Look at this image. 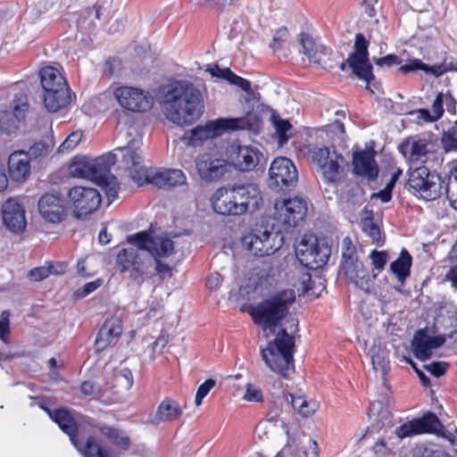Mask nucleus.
Wrapping results in <instances>:
<instances>
[{"instance_id": "338daca9", "label": "nucleus", "mask_w": 457, "mask_h": 457, "mask_svg": "<svg viewBox=\"0 0 457 457\" xmlns=\"http://www.w3.org/2000/svg\"><path fill=\"white\" fill-rule=\"evenodd\" d=\"M304 457H320L318 444L313 439H309L303 445Z\"/></svg>"}, {"instance_id": "cd10ccee", "label": "nucleus", "mask_w": 457, "mask_h": 457, "mask_svg": "<svg viewBox=\"0 0 457 457\" xmlns=\"http://www.w3.org/2000/svg\"><path fill=\"white\" fill-rule=\"evenodd\" d=\"M122 322L118 317L106 319L96 336V350L103 352L108 346L115 344L122 334Z\"/></svg>"}, {"instance_id": "72a5a7b5", "label": "nucleus", "mask_w": 457, "mask_h": 457, "mask_svg": "<svg viewBox=\"0 0 457 457\" xmlns=\"http://www.w3.org/2000/svg\"><path fill=\"white\" fill-rule=\"evenodd\" d=\"M299 42L302 46L301 52L315 63H319L322 56L328 54L329 49L316 42L308 33H300Z\"/></svg>"}, {"instance_id": "0eeeda50", "label": "nucleus", "mask_w": 457, "mask_h": 457, "mask_svg": "<svg viewBox=\"0 0 457 457\" xmlns=\"http://www.w3.org/2000/svg\"><path fill=\"white\" fill-rule=\"evenodd\" d=\"M45 91L44 104L51 112H56L71 102L70 88L60 71L54 67L42 68L39 72Z\"/></svg>"}, {"instance_id": "7c9ffc66", "label": "nucleus", "mask_w": 457, "mask_h": 457, "mask_svg": "<svg viewBox=\"0 0 457 457\" xmlns=\"http://www.w3.org/2000/svg\"><path fill=\"white\" fill-rule=\"evenodd\" d=\"M8 171L11 179L24 182L30 174L29 157L24 151H16L9 156Z\"/></svg>"}, {"instance_id": "423d86ee", "label": "nucleus", "mask_w": 457, "mask_h": 457, "mask_svg": "<svg viewBox=\"0 0 457 457\" xmlns=\"http://www.w3.org/2000/svg\"><path fill=\"white\" fill-rule=\"evenodd\" d=\"M287 328H283L276 335L273 341L270 342L267 348L262 350V356L265 364L273 372L279 373L282 377L287 378L294 370L293 348L295 337L287 332L297 331L298 320L295 318L287 320Z\"/></svg>"}, {"instance_id": "c9c22d12", "label": "nucleus", "mask_w": 457, "mask_h": 457, "mask_svg": "<svg viewBox=\"0 0 457 457\" xmlns=\"http://www.w3.org/2000/svg\"><path fill=\"white\" fill-rule=\"evenodd\" d=\"M411 264V255L405 248H403L398 258L391 262L390 270L395 275L399 282L403 283L410 276Z\"/></svg>"}, {"instance_id": "473e14b6", "label": "nucleus", "mask_w": 457, "mask_h": 457, "mask_svg": "<svg viewBox=\"0 0 457 457\" xmlns=\"http://www.w3.org/2000/svg\"><path fill=\"white\" fill-rule=\"evenodd\" d=\"M53 421L69 436L71 444L76 448H79V441L77 439L78 419L73 417L70 411L62 408L54 411Z\"/></svg>"}, {"instance_id": "39448f33", "label": "nucleus", "mask_w": 457, "mask_h": 457, "mask_svg": "<svg viewBox=\"0 0 457 457\" xmlns=\"http://www.w3.org/2000/svg\"><path fill=\"white\" fill-rule=\"evenodd\" d=\"M295 301V293L292 289L281 290L268 298L251 305L249 314L255 325L259 326L267 336L275 333L282 326Z\"/></svg>"}, {"instance_id": "a878e982", "label": "nucleus", "mask_w": 457, "mask_h": 457, "mask_svg": "<svg viewBox=\"0 0 457 457\" xmlns=\"http://www.w3.org/2000/svg\"><path fill=\"white\" fill-rule=\"evenodd\" d=\"M446 341L444 335L429 336L423 329L418 330L411 341V350L420 361H427L432 355V351L442 346Z\"/></svg>"}, {"instance_id": "ddd939ff", "label": "nucleus", "mask_w": 457, "mask_h": 457, "mask_svg": "<svg viewBox=\"0 0 457 457\" xmlns=\"http://www.w3.org/2000/svg\"><path fill=\"white\" fill-rule=\"evenodd\" d=\"M330 248L324 240L313 236H304L296 248L300 262L310 270L323 267L330 256Z\"/></svg>"}, {"instance_id": "2eb2a0df", "label": "nucleus", "mask_w": 457, "mask_h": 457, "mask_svg": "<svg viewBox=\"0 0 457 457\" xmlns=\"http://www.w3.org/2000/svg\"><path fill=\"white\" fill-rule=\"evenodd\" d=\"M225 156L228 167L240 172H248L257 167L262 154L253 145L232 142L226 147Z\"/></svg>"}, {"instance_id": "6e6d98bb", "label": "nucleus", "mask_w": 457, "mask_h": 457, "mask_svg": "<svg viewBox=\"0 0 457 457\" xmlns=\"http://www.w3.org/2000/svg\"><path fill=\"white\" fill-rule=\"evenodd\" d=\"M10 312L3 311L0 315V339L7 343L6 337L10 334Z\"/></svg>"}, {"instance_id": "c85d7f7f", "label": "nucleus", "mask_w": 457, "mask_h": 457, "mask_svg": "<svg viewBox=\"0 0 457 457\" xmlns=\"http://www.w3.org/2000/svg\"><path fill=\"white\" fill-rule=\"evenodd\" d=\"M37 207L42 217L52 223L62 221L65 216L64 200L58 195H44Z\"/></svg>"}, {"instance_id": "13d9d810", "label": "nucleus", "mask_w": 457, "mask_h": 457, "mask_svg": "<svg viewBox=\"0 0 457 457\" xmlns=\"http://www.w3.org/2000/svg\"><path fill=\"white\" fill-rule=\"evenodd\" d=\"M288 37V30L286 27L279 28L274 34L272 37V42L270 43V46L274 50L277 51L279 47L282 42L286 41Z\"/></svg>"}, {"instance_id": "3c124183", "label": "nucleus", "mask_w": 457, "mask_h": 457, "mask_svg": "<svg viewBox=\"0 0 457 457\" xmlns=\"http://www.w3.org/2000/svg\"><path fill=\"white\" fill-rule=\"evenodd\" d=\"M275 127L278 135V144L282 145L289 139L287 132L291 129V124L288 120H279L275 121Z\"/></svg>"}, {"instance_id": "b1692460", "label": "nucleus", "mask_w": 457, "mask_h": 457, "mask_svg": "<svg viewBox=\"0 0 457 457\" xmlns=\"http://www.w3.org/2000/svg\"><path fill=\"white\" fill-rule=\"evenodd\" d=\"M29 110L27 96L20 94L12 101V110L0 111V131L12 134L18 129Z\"/></svg>"}, {"instance_id": "58836bf2", "label": "nucleus", "mask_w": 457, "mask_h": 457, "mask_svg": "<svg viewBox=\"0 0 457 457\" xmlns=\"http://www.w3.org/2000/svg\"><path fill=\"white\" fill-rule=\"evenodd\" d=\"M444 193L453 208L457 210V161L453 163L447 181L445 184Z\"/></svg>"}, {"instance_id": "ea45409f", "label": "nucleus", "mask_w": 457, "mask_h": 457, "mask_svg": "<svg viewBox=\"0 0 457 457\" xmlns=\"http://www.w3.org/2000/svg\"><path fill=\"white\" fill-rule=\"evenodd\" d=\"M77 449L86 457H106L108 454V453L104 450L99 444L96 443V440L94 436L87 437L83 448L79 444V448Z\"/></svg>"}, {"instance_id": "f704fd0d", "label": "nucleus", "mask_w": 457, "mask_h": 457, "mask_svg": "<svg viewBox=\"0 0 457 457\" xmlns=\"http://www.w3.org/2000/svg\"><path fill=\"white\" fill-rule=\"evenodd\" d=\"M287 401L290 402L292 407L302 417H310L313 415L319 408V403L315 400L308 399L303 394H288Z\"/></svg>"}, {"instance_id": "8fccbe9b", "label": "nucleus", "mask_w": 457, "mask_h": 457, "mask_svg": "<svg viewBox=\"0 0 457 457\" xmlns=\"http://www.w3.org/2000/svg\"><path fill=\"white\" fill-rule=\"evenodd\" d=\"M370 258L371 259L373 270H378V272L382 270L387 262V254L384 251L373 250L370 253Z\"/></svg>"}, {"instance_id": "1a4fd4ad", "label": "nucleus", "mask_w": 457, "mask_h": 457, "mask_svg": "<svg viewBox=\"0 0 457 457\" xmlns=\"http://www.w3.org/2000/svg\"><path fill=\"white\" fill-rule=\"evenodd\" d=\"M369 417L372 422V428L367 429V433L363 436L362 440L366 443L371 439L374 441L370 450L375 457H384L392 453L395 442H393L391 436H372L374 429H382L392 425V415L387 408L383 407L381 402H373L369 407Z\"/></svg>"}, {"instance_id": "680f3d73", "label": "nucleus", "mask_w": 457, "mask_h": 457, "mask_svg": "<svg viewBox=\"0 0 457 457\" xmlns=\"http://www.w3.org/2000/svg\"><path fill=\"white\" fill-rule=\"evenodd\" d=\"M444 93H438L432 104V112L435 118L438 120L444 114Z\"/></svg>"}, {"instance_id": "6e6552de", "label": "nucleus", "mask_w": 457, "mask_h": 457, "mask_svg": "<svg viewBox=\"0 0 457 457\" xmlns=\"http://www.w3.org/2000/svg\"><path fill=\"white\" fill-rule=\"evenodd\" d=\"M284 245V235L274 225H261L242 237L243 247L254 256H270Z\"/></svg>"}, {"instance_id": "f03ea898", "label": "nucleus", "mask_w": 457, "mask_h": 457, "mask_svg": "<svg viewBox=\"0 0 457 457\" xmlns=\"http://www.w3.org/2000/svg\"><path fill=\"white\" fill-rule=\"evenodd\" d=\"M142 142L132 139L126 146L119 148L121 163L129 170L131 179L138 186L152 184L159 188H170L186 183V175L181 170H152L143 165Z\"/></svg>"}, {"instance_id": "2f4dec72", "label": "nucleus", "mask_w": 457, "mask_h": 457, "mask_svg": "<svg viewBox=\"0 0 457 457\" xmlns=\"http://www.w3.org/2000/svg\"><path fill=\"white\" fill-rule=\"evenodd\" d=\"M183 413V411L178 402L165 398L159 404L155 413L150 415V423L157 426L162 422L173 421L179 419Z\"/></svg>"}, {"instance_id": "f8f14e48", "label": "nucleus", "mask_w": 457, "mask_h": 457, "mask_svg": "<svg viewBox=\"0 0 457 457\" xmlns=\"http://www.w3.org/2000/svg\"><path fill=\"white\" fill-rule=\"evenodd\" d=\"M445 181L426 166H420L409 173L408 185L426 201H434L444 194Z\"/></svg>"}, {"instance_id": "5fc2aeb1", "label": "nucleus", "mask_w": 457, "mask_h": 457, "mask_svg": "<svg viewBox=\"0 0 457 457\" xmlns=\"http://www.w3.org/2000/svg\"><path fill=\"white\" fill-rule=\"evenodd\" d=\"M362 229L372 238L373 241L378 242L380 240V229L371 219H367L363 221Z\"/></svg>"}, {"instance_id": "5701e85b", "label": "nucleus", "mask_w": 457, "mask_h": 457, "mask_svg": "<svg viewBox=\"0 0 457 457\" xmlns=\"http://www.w3.org/2000/svg\"><path fill=\"white\" fill-rule=\"evenodd\" d=\"M373 148L358 150L353 153V173L369 181H375L379 173Z\"/></svg>"}, {"instance_id": "c756f323", "label": "nucleus", "mask_w": 457, "mask_h": 457, "mask_svg": "<svg viewBox=\"0 0 457 457\" xmlns=\"http://www.w3.org/2000/svg\"><path fill=\"white\" fill-rule=\"evenodd\" d=\"M341 271L345 278L353 283L360 289L368 292L370 290L371 278L368 269L359 260L341 262Z\"/></svg>"}, {"instance_id": "052dcab7", "label": "nucleus", "mask_w": 457, "mask_h": 457, "mask_svg": "<svg viewBox=\"0 0 457 457\" xmlns=\"http://www.w3.org/2000/svg\"><path fill=\"white\" fill-rule=\"evenodd\" d=\"M411 115H415L418 122H434L437 120L435 118L433 113L428 109H419L411 112Z\"/></svg>"}, {"instance_id": "aec40b11", "label": "nucleus", "mask_w": 457, "mask_h": 457, "mask_svg": "<svg viewBox=\"0 0 457 457\" xmlns=\"http://www.w3.org/2000/svg\"><path fill=\"white\" fill-rule=\"evenodd\" d=\"M119 104L134 112H146L154 105V97L148 92L134 87H120L114 91Z\"/></svg>"}, {"instance_id": "20e7f679", "label": "nucleus", "mask_w": 457, "mask_h": 457, "mask_svg": "<svg viewBox=\"0 0 457 457\" xmlns=\"http://www.w3.org/2000/svg\"><path fill=\"white\" fill-rule=\"evenodd\" d=\"M262 203L260 188L252 183L219 188L212 197L213 211L224 216H239L247 212H254Z\"/></svg>"}, {"instance_id": "bb28decb", "label": "nucleus", "mask_w": 457, "mask_h": 457, "mask_svg": "<svg viewBox=\"0 0 457 457\" xmlns=\"http://www.w3.org/2000/svg\"><path fill=\"white\" fill-rule=\"evenodd\" d=\"M2 218L5 227L19 233L26 228L25 211L16 198L7 199L2 205Z\"/></svg>"}, {"instance_id": "a19ab883", "label": "nucleus", "mask_w": 457, "mask_h": 457, "mask_svg": "<svg viewBox=\"0 0 457 457\" xmlns=\"http://www.w3.org/2000/svg\"><path fill=\"white\" fill-rule=\"evenodd\" d=\"M441 143L446 152L457 151V120L443 132Z\"/></svg>"}, {"instance_id": "4c0bfd02", "label": "nucleus", "mask_w": 457, "mask_h": 457, "mask_svg": "<svg viewBox=\"0 0 457 457\" xmlns=\"http://www.w3.org/2000/svg\"><path fill=\"white\" fill-rule=\"evenodd\" d=\"M414 420L420 434L436 433L442 428L439 419L432 412H428L423 417L414 419Z\"/></svg>"}, {"instance_id": "c03bdc74", "label": "nucleus", "mask_w": 457, "mask_h": 457, "mask_svg": "<svg viewBox=\"0 0 457 457\" xmlns=\"http://www.w3.org/2000/svg\"><path fill=\"white\" fill-rule=\"evenodd\" d=\"M53 145L51 143L39 141L34 143L29 149V152L26 153L28 156L37 158H41L46 156L52 150Z\"/></svg>"}, {"instance_id": "37998d69", "label": "nucleus", "mask_w": 457, "mask_h": 457, "mask_svg": "<svg viewBox=\"0 0 457 457\" xmlns=\"http://www.w3.org/2000/svg\"><path fill=\"white\" fill-rule=\"evenodd\" d=\"M114 379L117 386L126 390L130 389L134 382L133 374L128 368H123L117 371L114 375Z\"/></svg>"}, {"instance_id": "69168bd1", "label": "nucleus", "mask_w": 457, "mask_h": 457, "mask_svg": "<svg viewBox=\"0 0 457 457\" xmlns=\"http://www.w3.org/2000/svg\"><path fill=\"white\" fill-rule=\"evenodd\" d=\"M375 63L378 66H393L401 63L400 58L395 54H387L381 58H378L375 60Z\"/></svg>"}, {"instance_id": "774afa93", "label": "nucleus", "mask_w": 457, "mask_h": 457, "mask_svg": "<svg viewBox=\"0 0 457 457\" xmlns=\"http://www.w3.org/2000/svg\"><path fill=\"white\" fill-rule=\"evenodd\" d=\"M80 391L85 396H92L99 393L100 389L92 381L87 380L81 383Z\"/></svg>"}, {"instance_id": "f3484780", "label": "nucleus", "mask_w": 457, "mask_h": 457, "mask_svg": "<svg viewBox=\"0 0 457 457\" xmlns=\"http://www.w3.org/2000/svg\"><path fill=\"white\" fill-rule=\"evenodd\" d=\"M128 242L140 250L147 251L154 259L169 257L174 250L173 241L164 236H152L142 231L128 237Z\"/></svg>"}, {"instance_id": "4be33fe9", "label": "nucleus", "mask_w": 457, "mask_h": 457, "mask_svg": "<svg viewBox=\"0 0 457 457\" xmlns=\"http://www.w3.org/2000/svg\"><path fill=\"white\" fill-rule=\"evenodd\" d=\"M200 178L206 181H215L228 171L227 158L218 152L204 153L195 161Z\"/></svg>"}, {"instance_id": "864d4df0", "label": "nucleus", "mask_w": 457, "mask_h": 457, "mask_svg": "<svg viewBox=\"0 0 457 457\" xmlns=\"http://www.w3.org/2000/svg\"><path fill=\"white\" fill-rule=\"evenodd\" d=\"M357 261V254L354 245H353L349 237H345L343 240V252H342V262L345 261Z\"/></svg>"}, {"instance_id": "0e129e2a", "label": "nucleus", "mask_w": 457, "mask_h": 457, "mask_svg": "<svg viewBox=\"0 0 457 457\" xmlns=\"http://www.w3.org/2000/svg\"><path fill=\"white\" fill-rule=\"evenodd\" d=\"M424 68H425L424 62H422L420 59H413V60H410L407 63L401 66L400 70L404 73H408V72L415 71H419V70H421L424 71Z\"/></svg>"}, {"instance_id": "4d7b16f0", "label": "nucleus", "mask_w": 457, "mask_h": 457, "mask_svg": "<svg viewBox=\"0 0 457 457\" xmlns=\"http://www.w3.org/2000/svg\"><path fill=\"white\" fill-rule=\"evenodd\" d=\"M448 366L449 365L444 361H434L425 365V369L433 376L439 378L445 373Z\"/></svg>"}, {"instance_id": "7ed1b4c3", "label": "nucleus", "mask_w": 457, "mask_h": 457, "mask_svg": "<svg viewBox=\"0 0 457 457\" xmlns=\"http://www.w3.org/2000/svg\"><path fill=\"white\" fill-rule=\"evenodd\" d=\"M118 156L121 158L120 152L118 154L108 153L96 158L77 157L71 164V173L73 177L91 180L99 186L104 192L109 205L118 197L120 189L117 178L111 173V168L115 164Z\"/></svg>"}, {"instance_id": "de8ad7c7", "label": "nucleus", "mask_w": 457, "mask_h": 457, "mask_svg": "<svg viewBox=\"0 0 457 457\" xmlns=\"http://www.w3.org/2000/svg\"><path fill=\"white\" fill-rule=\"evenodd\" d=\"M216 382L212 378L206 379L201 384L196 391L195 403L196 406L202 404L203 399L210 393V391L215 386Z\"/></svg>"}, {"instance_id": "49530a36", "label": "nucleus", "mask_w": 457, "mask_h": 457, "mask_svg": "<svg viewBox=\"0 0 457 457\" xmlns=\"http://www.w3.org/2000/svg\"><path fill=\"white\" fill-rule=\"evenodd\" d=\"M243 399L246 402L261 403L263 400V395L260 387L248 383L245 386V393Z\"/></svg>"}, {"instance_id": "f257e3e1", "label": "nucleus", "mask_w": 457, "mask_h": 457, "mask_svg": "<svg viewBox=\"0 0 457 457\" xmlns=\"http://www.w3.org/2000/svg\"><path fill=\"white\" fill-rule=\"evenodd\" d=\"M162 103L167 120L179 126L195 122L204 108L201 91L187 79H175L166 85Z\"/></svg>"}, {"instance_id": "09e8293b", "label": "nucleus", "mask_w": 457, "mask_h": 457, "mask_svg": "<svg viewBox=\"0 0 457 457\" xmlns=\"http://www.w3.org/2000/svg\"><path fill=\"white\" fill-rule=\"evenodd\" d=\"M82 138V133L80 131H74L71 133L66 139L59 146V152L64 153L74 149Z\"/></svg>"}, {"instance_id": "393cba45", "label": "nucleus", "mask_w": 457, "mask_h": 457, "mask_svg": "<svg viewBox=\"0 0 457 457\" xmlns=\"http://www.w3.org/2000/svg\"><path fill=\"white\" fill-rule=\"evenodd\" d=\"M432 148L431 141L420 136L411 137L398 146L399 152L411 162H426Z\"/></svg>"}, {"instance_id": "4468645a", "label": "nucleus", "mask_w": 457, "mask_h": 457, "mask_svg": "<svg viewBox=\"0 0 457 457\" xmlns=\"http://www.w3.org/2000/svg\"><path fill=\"white\" fill-rule=\"evenodd\" d=\"M369 41L361 33H357L354 39V52L348 55V62L353 73L360 79L366 82V88L370 90L375 80L373 67L369 61Z\"/></svg>"}, {"instance_id": "412c9836", "label": "nucleus", "mask_w": 457, "mask_h": 457, "mask_svg": "<svg viewBox=\"0 0 457 457\" xmlns=\"http://www.w3.org/2000/svg\"><path fill=\"white\" fill-rule=\"evenodd\" d=\"M140 249H122L117 255V265L121 273L129 271L131 279L142 283L144 276L151 267V259L141 256L138 253Z\"/></svg>"}, {"instance_id": "603ef678", "label": "nucleus", "mask_w": 457, "mask_h": 457, "mask_svg": "<svg viewBox=\"0 0 457 457\" xmlns=\"http://www.w3.org/2000/svg\"><path fill=\"white\" fill-rule=\"evenodd\" d=\"M103 283H104V281L101 278H97L94 281L87 282L82 287L79 288L75 292V295L79 298L86 297L89 294H91L94 291H96V289H98L103 285Z\"/></svg>"}, {"instance_id": "bf43d9fd", "label": "nucleus", "mask_w": 457, "mask_h": 457, "mask_svg": "<svg viewBox=\"0 0 457 457\" xmlns=\"http://www.w3.org/2000/svg\"><path fill=\"white\" fill-rule=\"evenodd\" d=\"M371 362L375 370H380L383 373L386 372L389 361L383 354H372Z\"/></svg>"}, {"instance_id": "e2e57ef3", "label": "nucleus", "mask_w": 457, "mask_h": 457, "mask_svg": "<svg viewBox=\"0 0 457 457\" xmlns=\"http://www.w3.org/2000/svg\"><path fill=\"white\" fill-rule=\"evenodd\" d=\"M424 71L427 74H431L436 78H438L447 72V68H445V61L440 64L435 65H428L425 63Z\"/></svg>"}, {"instance_id": "a211bd4d", "label": "nucleus", "mask_w": 457, "mask_h": 457, "mask_svg": "<svg viewBox=\"0 0 457 457\" xmlns=\"http://www.w3.org/2000/svg\"><path fill=\"white\" fill-rule=\"evenodd\" d=\"M274 218L281 223L285 229L295 228L302 221L307 212V203L304 199L294 198L277 200L274 204Z\"/></svg>"}, {"instance_id": "9b49d317", "label": "nucleus", "mask_w": 457, "mask_h": 457, "mask_svg": "<svg viewBox=\"0 0 457 457\" xmlns=\"http://www.w3.org/2000/svg\"><path fill=\"white\" fill-rule=\"evenodd\" d=\"M253 129L251 115L238 118H220L210 120L204 126H196L185 133V138L192 145H196L202 141L213 138L228 130Z\"/></svg>"}, {"instance_id": "6ab92c4d", "label": "nucleus", "mask_w": 457, "mask_h": 457, "mask_svg": "<svg viewBox=\"0 0 457 457\" xmlns=\"http://www.w3.org/2000/svg\"><path fill=\"white\" fill-rule=\"evenodd\" d=\"M68 198L77 219L96 212L101 204V195L92 187H73L68 192Z\"/></svg>"}, {"instance_id": "a18cd8bd", "label": "nucleus", "mask_w": 457, "mask_h": 457, "mask_svg": "<svg viewBox=\"0 0 457 457\" xmlns=\"http://www.w3.org/2000/svg\"><path fill=\"white\" fill-rule=\"evenodd\" d=\"M62 270H54L46 267H37L32 269L29 273V278L33 281H41L46 278L50 274H62Z\"/></svg>"}, {"instance_id": "79ce46f5", "label": "nucleus", "mask_w": 457, "mask_h": 457, "mask_svg": "<svg viewBox=\"0 0 457 457\" xmlns=\"http://www.w3.org/2000/svg\"><path fill=\"white\" fill-rule=\"evenodd\" d=\"M419 434L420 433L418 431L416 422L414 420H412L399 426L395 430V436L393 437V439L398 442L399 440L403 439L405 437L412 436Z\"/></svg>"}, {"instance_id": "e433bc0d", "label": "nucleus", "mask_w": 457, "mask_h": 457, "mask_svg": "<svg viewBox=\"0 0 457 457\" xmlns=\"http://www.w3.org/2000/svg\"><path fill=\"white\" fill-rule=\"evenodd\" d=\"M99 430L103 436L119 448L126 450L129 447L130 439L124 431L110 426H102Z\"/></svg>"}, {"instance_id": "9d476101", "label": "nucleus", "mask_w": 457, "mask_h": 457, "mask_svg": "<svg viewBox=\"0 0 457 457\" xmlns=\"http://www.w3.org/2000/svg\"><path fill=\"white\" fill-rule=\"evenodd\" d=\"M310 155L318 172L327 183L336 184L343 179L348 162L334 145L313 146L310 150Z\"/></svg>"}, {"instance_id": "dca6fc26", "label": "nucleus", "mask_w": 457, "mask_h": 457, "mask_svg": "<svg viewBox=\"0 0 457 457\" xmlns=\"http://www.w3.org/2000/svg\"><path fill=\"white\" fill-rule=\"evenodd\" d=\"M298 181L297 170L291 160L278 157L272 161L269 169V186L272 190H290Z\"/></svg>"}]
</instances>
